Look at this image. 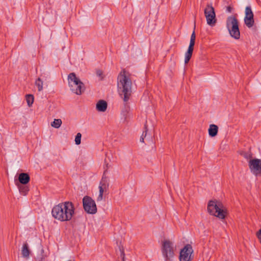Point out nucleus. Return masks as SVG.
Instances as JSON below:
<instances>
[{
	"instance_id": "nucleus-28",
	"label": "nucleus",
	"mask_w": 261,
	"mask_h": 261,
	"mask_svg": "<svg viewBox=\"0 0 261 261\" xmlns=\"http://www.w3.org/2000/svg\"><path fill=\"white\" fill-rule=\"evenodd\" d=\"M121 252V257H122V260L124 261V257H125V254L123 249H120Z\"/></svg>"
},
{
	"instance_id": "nucleus-3",
	"label": "nucleus",
	"mask_w": 261,
	"mask_h": 261,
	"mask_svg": "<svg viewBox=\"0 0 261 261\" xmlns=\"http://www.w3.org/2000/svg\"><path fill=\"white\" fill-rule=\"evenodd\" d=\"M68 83L70 90L76 95H81L85 90L84 83L76 76L74 72L68 75Z\"/></svg>"
},
{
	"instance_id": "nucleus-7",
	"label": "nucleus",
	"mask_w": 261,
	"mask_h": 261,
	"mask_svg": "<svg viewBox=\"0 0 261 261\" xmlns=\"http://www.w3.org/2000/svg\"><path fill=\"white\" fill-rule=\"evenodd\" d=\"M204 16L206 18V22L208 25L211 27L215 25L217 19L215 9L212 3H208L204 10Z\"/></svg>"
},
{
	"instance_id": "nucleus-9",
	"label": "nucleus",
	"mask_w": 261,
	"mask_h": 261,
	"mask_svg": "<svg viewBox=\"0 0 261 261\" xmlns=\"http://www.w3.org/2000/svg\"><path fill=\"white\" fill-rule=\"evenodd\" d=\"M193 252L192 247L190 244H187L185 247L181 250L179 255V260L180 261H191V254Z\"/></svg>"
},
{
	"instance_id": "nucleus-27",
	"label": "nucleus",
	"mask_w": 261,
	"mask_h": 261,
	"mask_svg": "<svg viewBox=\"0 0 261 261\" xmlns=\"http://www.w3.org/2000/svg\"><path fill=\"white\" fill-rule=\"evenodd\" d=\"M256 236L261 244V229L256 232Z\"/></svg>"
},
{
	"instance_id": "nucleus-8",
	"label": "nucleus",
	"mask_w": 261,
	"mask_h": 261,
	"mask_svg": "<svg viewBox=\"0 0 261 261\" xmlns=\"http://www.w3.org/2000/svg\"><path fill=\"white\" fill-rule=\"evenodd\" d=\"M83 207L88 214H94L97 212V207L95 201L90 197L86 196L83 199Z\"/></svg>"
},
{
	"instance_id": "nucleus-6",
	"label": "nucleus",
	"mask_w": 261,
	"mask_h": 261,
	"mask_svg": "<svg viewBox=\"0 0 261 261\" xmlns=\"http://www.w3.org/2000/svg\"><path fill=\"white\" fill-rule=\"evenodd\" d=\"M174 247L173 242L169 240H165L162 246V252L165 261H170L174 255Z\"/></svg>"
},
{
	"instance_id": "nucleus-10",
	"label": "nucleus",
	"mask_w": 261,
	"mask_h": 261,
	"mask_svg": "<svg viewBox=\"0 0 261 261\" xmlns=\"http://www.w3.org/2000/svg\"><path fill=\"white\" fill-rule=\"evenodd\" d=\"M251 172L256 176L261 175V160L254 159L249 162Z\"/></svg>"
},
{
	"instance_id": "nucleus-15",
	"label": "nucleus",
	"mask_w": 261,
	"mask_h": 261,
	"mask_svg": "<svg viewBox=\"0 0 261 261\" xmlns=\"http://www.w3.org/2000/svg\"><path fill=\"white\" fill-rule=\"evenodd\" d=\"M30 250L29 248L28 244L27 242L23 244V246L21 249L22 255L24 258H28L30 255Z\"/></svg>"
},
{
	"instance_id": "nucleus-30",
	"label": "nucleus",
	"mask_w": 261,
	"mask_h": 261,
	"mask_svg": "<svg viewBox=\"0 0 261 261\" xmlns=\"http://www.w3.org/2000/svg\"><path fill=\"white\" fill-rule=\"evenodd\" d=\"M144 138H143V137H140V142H144Z\"/></svg>"
},
{
	"instance_id": "nucleus-4",
	"label": "nucleus",
	"mask_w": 261,
	"mask_h": 261,
	"mask_svg": "<svg viewBox=\"0 0 261 261\" xmlns=\"http://www.w3.org/2000/svg\"><path fill=\"white\" fill-rule=\"evenodd\" d=\"M222 205L217 201L210 200L207 204V211L210 214L215 216L219 219L225 218L226 212L222 208Z\"/></svg>"
},
{
	"instance_id": "nucleus-17",
	"label": "nucleus",
	"mask_w": 261,
	"mask_h": 261,
	"mask_svg": "<svg viewBox=\"0 0 261 261\" xmlns=\"http://www.w3.org/2000/svg\"><path fill=\"white\" fill-rule=\"evenodd\" d=\"M99 186H101L104 189L108 190L109 186V179L108 177L105 176L104 175H103L101 181H100Z\"/></svg>"
},
{
	"instance_id": "nucleus-12",
	"label": "nucleus",
	"mask_w": 261,
	"mask_h": 261,
	"mask_svg": "<svg viewBox=\"0 0 261 261\" xmlns=\"http://www.w3.org/2000/svg\"><path fill=\"white\" fill-rule=\"evenodd\" d=\"M107 102L103 100H99L96 104V109L98 111L104 112L107 110Z\"/></svg>"
},
{
	"instance_id": "nucleus-2",
	"label": "nucleus",
	"mask_w": 261,
	"mask_h": 261,
	"mask_svg": "<svg viewBox=\"0 0 261 261\" xmlns=\"http://www.w3.org/2000/svg\"><path fill=\"white\" fill-rule=\"evenodd\" d=\"M117 86L120 96L124 101H127L132 94V82L128 73L123 70L117 77Z\"/></svg>"
},
{
	"instance_id": "nucleus-5",
	"label": "nucleus",
	"mask_w": 261,
	"mask_h": 261,
	"mask_svg": "<svg viewBox=\"0 0 261 261\" xmlns=\"http://www.w3.org/2000/svg\"><path fill=\"white\" fill-rule=\"evenodd\" d=\"M226 27L230 35L235 39H239L240 32L239 28V22L234 16H229L226 20Z\"/></svg>"
},
{
	"instance_id": "nucleus-35",
	"label": "nucleus",
	"mask_w": 261,
	"mask_h": 261,
	"mask_svg": "<svg viewBox=\"0 0 261 261\" xmlns=\"http://www.w3.org/2000/svg\"><path fill=\"white\" fill-rule=\"evenodd\" d=\"M68 261H73V260H68Z\"/></svg>"
},
{
	"instance_id": "nucleus-33",
	"label": "nucleus",
	"mask_w": 261,
	"mask_h": 261,
	"mask_svg": "<svg viewBox=\"0 0 261 261\" xmlns=\"http://www.w3.org/2000/svg\"><path fill=\"white\" fill-rule=\"evenodd\" d=\"M47 76H48V75H46V76H45V78H47Z\"/></svg>"
},
{
	"instance_id": "nucleus-24",
	"label": "nucleus",
	"mask_w": 261,
	"mask_h": 261,
	"mask_svg": "<svg viewBox=\"0 0 261 261\" xmlns=\"http://www.w3.org/2000/svg\"><path fill=\"white\" fill-rule=\"evenodd\" d=\"M82 135L81 133H78L75 138V143L76 145H79L81 144Z\"/></svg>"
},
{
	"instance_id": "nucleus-23",
	"label": "nucleus",
	"mask_w": 261,
	"mask_h": 261,
	"mask_svg": "<svg viewBox=\"0 0 261 261\" xmlns=\"http://www.w3.org/2000/svg\"><path fill=\"white\" fill-rule=\"evenodd\" d=\"M19 190L21 194L25 195L29 191V188L26 186H21L19 187Z\"/></svg>"
},
{
	"instance_id": "nucleus-21",
	"label": "nucleus",
	"mask_w": 261,
	"mask_h": 261,
	"mask_svg": "<svg viewBox=\"0 0 261 261\" xmlns=\"http://www.w3.org/2000/svg\"><path fill=\"white\" fill-rule=\"evenodd\" d=\"M195 29V24L194 25V30H193V33L191 36L190 42V44H189L190 46H194V44H195V38H196Z\"/></svg>"
},
{
	"instance_id": "nucleus-29",
	"label": "nucleus",
	"mask_w": 261,
	"mask_h": 261,
	"mask_svg": "<svg viewBox=\"0 0 261 261\" xmlns=\"http://www.w3.org/2000/svg\"><path fill=\"white\" fill-rule=\"evenodd\" d=\"M232 10V7H231L230 6H228L226 7V11L229 12V13H231V11Z\"/></svg>"
},
{
	"instance_id": "nucleus-32",
	"label": "nucleus",
	"mask_w": 261,
	"mask_h": 261,
	"mask_svg": "<svg viewBox=\"0 0 261 261\" xmlns=\"http://www.w3.org/2000/svg\"><path fill=\"white\" fill-rule=\"evenodd\" d=\"M47 76H48V75H46V76H45V78H47Z\"/></svg>"
},
{
	"instance_id": "nucleus-26",
	"label": "nucleus",
	"mask_w": 261,
	"mask_h": 261,
	"mask_svg": "<svg viewBox=\"0 0 261 261\" xmlns=\"http://www.w3.org/2000/svg\"><path fill=\"white\" fill-rule=\"evenodd\" d=\"M144 129H145V130L143 132V133L141 136V137H143V138H145L146 137V135H147V128L146 124H145V125H144Z\"/></svg>"
},
{
	"instance_id": "nucleus-22",
	"label": "nucleus",
	"mask_w": 261,
	"mask_h": 261,
	"mask_svg": "<svg viewBox=\"0 0 261 261\" xmlns=\"http://www.w3.org/2000/svg\"><path fill=\"white\" fill-rule=\"evenodd\" d=\"M26 100L28 105L30 107L32 106L34 102V96L32 94H28L26 95Z\"/></svg>"
},
{
	"instance_id": "nucleus-25",
	"label": "nucleus",
	"mask_w": 261,
	"mask_h": 261,
	"mask_svg": "<svg viewBox=\"0 0 261 261\" xmlns=\"http://www.w3.org/2000/svg\"><path fill=\"white\" fill-rule=\"evenodd\" d=\"M96 75L97 76L99 77L100 78V80H102L103 79V72L102 70H97L96 72Z\"/></svg>"
},
{
	"instance_id": "nucleus-14",
	"label": "nucleus",
	"mask_w": 261,
	"mask_h": 261,
	"mask_svg": "<svg viewBox=\"0 0 261 261\" xmlns=\"http://www.w3.org/2000/svg\"><path fill=\"white\" fill-rule=\"evenodd\" d=\"M218 132V127L215 124H211L208 129L209 136L214 137H215Z\"/></svg>"
},
{
	"instance_id": "nucleus-31",
	"label": "nucleus",
	"mask_w": 261,
	"mask_h": 261,
	"mask_svg": "<svg viewBox=\"0 0 261 261\" xmlns=\"http://www.w3.org/2000/svg\"><path fill=\"white\" fill-rule=\"evenodd\" d=\"M41 76L43 77H45V75H43V74H41Z\"/></svg>"
},
{
	"instance_id": "nucleus-1",
	"label": "nucleus",
	"mask_w": 261,
	"mask_h": 261,
	"mask_svg": "<svg viewBox=\"0 0 261 261\" xmlns=\"http://www.w3.org/2000/svg\"><path fill=\"white\" fill-rule=\"evenodd\" d=\"M75 208L70 201L60 203L53 207L51 214L54 218L61 221H68L72 219L74 214Z\"/></svg>"
},
{
	"instance_id": "nucleus-20",
	"label": "nucleus",
	"mask_w": 261,
	"mask_h": 261,
	"mask_svg": "<svg viewBox=\"0 0 261 261\" xmlns=\"http://www.w3.org/2000/svg\"><path fill=\"white\" fill-rule=\"evenodd\" d=\"M98 188H99V195L97 198V201H100L102 200V199L103 198V194L104 192L107 191V190L103 189L102 188H101V186H99Z\"/></svg>"
},
{
	"instance_id": "nucleus-34",
	"label": "nucleus",
	"mask_w": 261,
	"mask_h": 261,
	"mask_svg": "<svg viewBox=\"0 0 261 261\" xmlns=\"http://www.w3.org/2000/svg\"><path fill=\"white\" fill-rule=\"evenodd\" d=\"M47 76H48V75H46V76H45V78H47Z\"/></svg>"
},
{
	"instance_id": "nucleus-19",
	"label": "nucleus",
	"mask_w": 261,
	"mask_h": 261,
	"mask_svg": "<svg viewBox=\"0 0 261 261\" xmlns=\"http://www.w3.org/2000/svg\"><path fill=\"white\" fill-rule=\"evenodd\" d=\"M61 124L62 120L60 119H55L54 121L51 123V126L56 128H58L59 127H60Z\"/></svg>"
},
{
	"instance_id": "nucleus-18",
	"label": "nucleus",
	"mask_w": 261,
	"mask_h": 261,
	"mask_svg": "<svg viewBox=\"0 0 261 261\" xmlns=\"http://www.w3.org/2000/svg\"><path fill=\"white\" fill-rule=\"evenodd\" d=\"M35 85L37 87L38 90L40 92L43 90V81L40 77L37 78L35 81Z\"/></svg>"
},
{
	"instance_id": "nucleus-13",
	"label": "nucleus",
	"mask_w": 261,
	"mask_h": 261,
	"mask_svg": "<svg viewBox=\"0 0 261 261\" xmlns=\"http://www.w3.org/2000/svg\"><path fill=\"white\" fill-rule=\"evenodd\" d=\"M18 180L21 184L25 185L29 182L30 177L28 173H21L19 175Z\"/></svg>"
},
{
	"instance_id": "nucleus-11",
	"label": "nucleus",
	"mask_w": 261,
	"mask_h": 261,
	"mask_svg": "<svg viewBox=\"0 0 261 261\" xmlns=\"http://www.w3.org/2000/svg\"><path fill=\"white\" fill-rule=\"evenodd\" d=\"M253 13L250 6H247L245 9V16L244 22L249 28L253 27L254 23Z\"/></svg>"
},
{
	"instance_id": "nucleus-16",
	"label": "nucleus",
	"mask_w": 261,
	"mask_h": 261,
	"mask_svg": "<svg viewBox=\"0 0 261 261\" xmlns=\"http://www.w3.org/2000/svg\"><path fill=\"white\" fill-rule=\"evenodd\" d=\"M194 49V46H189L187 51L185 54V63L187 64L190 60Z\"/></svg>"
}]
</instances>
